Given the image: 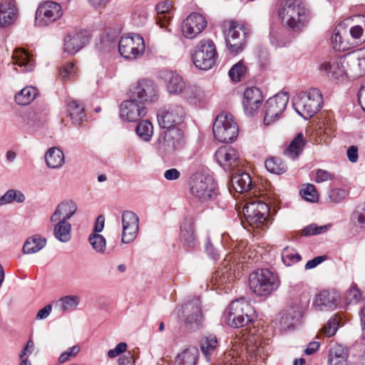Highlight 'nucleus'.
Returning a JSON list of instances; mask_svg holds the SVG:
<instances>
[{"instance_id":"nucleus-4","label":"nucleus","mask_w":365,"mask_h":365,"mask_svg":"<svg viewBox=\"0 0 365 365\" xmlns=\"http://www.w3.org/2000/svg\"><path fill=\"white\" fill-rule=\"evenodd\" d=\"M255 317L253 307L245 298L232 302L226 314L227 324L235 328L247 325L252 322Z\"/></svg>"},{"instance_id":"nucleus-21","label":"nucleus","mask_w":365,"mask_h":365,"mask_svg":"<svg viewBox=\"0 0 365 365\" xmlns=\"http://www.w3.org/2000/svg\"><path fill=\"white\" fill-rule=\"evenodd\" d=\"M215 158L225 170L232 171L240 164L237 150L231 146L220 148L215 153Z\"/></svg>"},{"instance_id":"nucleus-38","label":"nucleus","mask_w":365,"mask_h":365,"mask_svg":"<svg viewBox=\"0 0 365 365\" xmlns=\"http://www.w3.org/2000/svg\"><path fill=\"white\" fill-rule=\"evenodd\" d=\"M14 64L22 68L23 71H31L34 67V59L24 50L17 49L13 54Z\"/></svg>"},{"instance_id":"nucleus-23","label":"nucleus","mask_w":365,"mask_h":365,"mask_svg":"<svg viewBox=\"0 0 365 365\" xmlns=\"http://www.w3.org/2000/svg\"><path fill=\"white\" fill-rule=\"evenodd\" d=\"M160 78L165 82L166 90L170 95H181L186 86L182 76L172 71H162Z\"/></svg>"},{"instance_id":"nucleus-41","label":"nucleus","mask_w":365,"mask_h":365,"mask_svg":"<svg viewBox=\"0 0 365 365\" xmlns=\"http://www.w3.org/2000/svg\"><path fill=\"white\" fill-rule=\"evenodd\" d=\"M38 95L37 89L33 86H26L15 95V101L19 105L26 106L32 102Z\"/></svg>"},{"instance_id":"nucleus-22","label":"nucleus","mask_w":365,"mask_h":365,"mask_svg":"<svg viewBox=\"0 0 365 365\" xmlns=\"http://www.w3.org/2000/svg\"><path fill=\"white\" fill-rule=\"evenodd\" d=\"M263 101L262 93L259 88L252 86L244 92L242 105L247 115H254L261 107Z\"/></svg>"},{"instance_id":"nucleus-45","label":"nucleus","mask_w":365,"mask_h":365,"mask_svg":"<svg viewBox=\"0 0 365 365\" xmlns=\"http://www.w3.org/2000/svg\"><path fill=\"white\" fill-rule=\"evenodd\" d=\"M80 299L76 295H67L58 300L56 304L63 312L71 311L76 309Z\"/></svg>"},{"instance_id":"nucleus-14","label":"nucleus","mask_w":365,"mask_h":365,"mask_svg":"<svg viewBox=\"0 0 365 365\" xmlns=\"http://www.w3.org/2000/svg\"><path fill=\"white\" fill-rule=\"evenodd\" d=\"M319 70L329 78L336 80L345 78L351 75L347 54L323 62L319 66Z\"/></svg>"},{"instance_id":"nucleus-26","label":"nucleus","mask_w":365,"mask_h":365,"mask_svg":"<svg viewBox=\"0 0 365 365\" xmlns=\"http://www.w3.org/2000/svg\"><path fill=\"white\" fill-rule=\"evenodd\" d=\"M17 17V9L14 1H4L0 3V27L11 25Z\"/></svg>"},{"instance_id":"nucleus-34","label":"nucleus","mask_w":365,"mask_h":365,"mask_svg":"<svg viewBox=\"0 0 365 365\" xmlns=\"http://www.w3.org/2000/svg\"><path fill=\"white\" fill-rule=\"evenodd\" d=\"M53 225L54 237L62 242H68L71 238V225L64 220L51 222Z\"/></svg>"},{"instance_id":"nucleus-61","label":"nucleus","mask_w":365,"mask_h":365,"mask_svg":"<svg viewBox=\"0 0 365 365\" xmlns=\"http://www.w3.org/2000/svg\"><path fill=\"white\" fill-rule=\"evenodd\" d=\"M127 346V344L125 342L119 343L118 344L116 345V346L114 349H110L108 351V357L115 358L119 356L120 354L124 353L126 351Z\"/></svg>"},{"instance_id":"nucleus-55","label":"nucleus","mask_w":365,"mask_h":365,"mask_svg":"<svg viewBox=\"0 0 365 365\" xmlns=\"http://www.w3.org/2000/svg\"><path fill=\"white\" fill-rule=\"evenodd\" d=\"M148 19V13L144 9H136L132 16L133 24L136 26H143Z\"/></svg>"},{"instance_id":"nucleus-28","label":"nucleus","mask_w":365,"mask_h":365,"mask_svg":"<svg viewBox=\"0 0 365 365\" xmlns=\"http://www.w3.org/2000/svg\"><path fill=\"white\" fill-rule=\"evenodd\" d=\"M88 42L86 35L77 33L72 35H67L65 38L64 51L68 54H74L83 48Z\"/></svg>"},{"instance_id":"nucleus-24","label":"nucleus","mask_w":365,"mask_h":365,"mask_svg":"<svg viewBox=\"0 0 365 365\" xmlns=\"http://www.w3.org/2000/svg\"><path fill=\"white\" fill-rule=\"evenodd\" d=\"M351 75L359 76L365 74V48L347 53Z\"/></svg>"},{"instance_id":"nucleus-35","label":"nucleus","mask_w":365,"mask_h":365,"mask_svg":"<svg viewBox=\"0 0 365 365\" xmlns=\"http://www.w3.org/2000/svg\"><path fill=\"white\" fill-rule=\"evenodd\" d=\"M45 161L46 165L50 168H60L65 162L63 153L58 148H51L45 154Z\"/></svg>"},{"instance_id":"nucleus-27","label":"nucleus","mask_w":365,"mask_h":365,"mask_svg":"<svg viewBox=\"0 0 365 365\" xmlns=\"http://www.w3.org/2000/svg\"><path fill=\"white\" fill-rule=\"evenodd\" d=\"M180 240L185 247L194 248L197 245L194 224L192 219H184L180 226Z\"/></svg>"},{"instance_id":"nucleus-18","label":"nucleus","mask_w":365,"mask_h":365,"mask_svg":"<svg viewBox=\"0 0 365 365\" xmlns=\"http://www.w3.org/2000/svg\"><path fill=\"white\" fill-rule=\"evenodd\" d=\"M147 109L142 103L130 96L129 100L123 101L120 106V117L128 122H136L144 117Z\"/></svg>"},{"instance_id":"nucleus-6","label":"nucleus","mask_w":365,"mask_h":365,"mask_svg":"<svg viewBox=\"0 0 365 365\" xmlns=\"http://www.w3.org/2000/svg\"><path fill=\"white\" fill-rule=\"evenodd\" d=\"M190 192L201 202L216 198L218 190L213 178L208 175L199 174L192 180Z\"/></svg>"},{"instance_id":"nucleus-20","label":"nucleus","mask_w":365,"mask_h":365,"mask_svg":"<svg viewBox=\"0 0 365 365\" xmlns=\"http://www.w3.org/2000/svg\"><path fill=\"white\" fill-rule=\"evenodd\" d=\"M205 17L197 13H192L182 23L181 29L183 36L192 39L200 34L206 27Z\"/></svg>"},{"instance_id":"nucleus-15","label":"nucleus","mask_w":365,"mask_h":365,"mask_svg":"<svg viewBox=\"0 0 365 365\" xmlns=\"http://www.w3.org/2000/svg\"><path fill=\"white\" fill-rule=\"evenodd\" d=\"M268 213L269 207L262 201H250L243 207L245 220L252 227H258L263 224Z\"/></svg>"},{"instance_id":"nucleus-17","label":"nucleus","mask_w":365,"mask_h":365,"mask_svg":"<svg viewBox=\"0 0 365 365\" xmlns=\"http://www.w3.org/2000/svg\"><path fill=\"white\" fill-rule=\"evenodd\" d=\"M130 96L145 105V103H153L158 100V91L153 81L142 79L131 90Z\"/></svg>"},{"instance_id":"nucleus-8","label":"nucleus","mask_w":365,"mask_h":365,"mask_svg":"<svg viewBox=\"0 0 365 365\" xmlns=\"http://www.w3.org/2000/svg\"><path fill=\"white\" fill-rule=\"evenodd\" d=\"M212 131L216 140L221 143H229L237 138L238 127L231 115L220 114L213 123Z\"/></svg>"},{"instance_id":"nucleus-13","label":"nucleus","mask_w":365,"mask_h":365,"mask_svg":"<svg viewBox=\"0 0 365 365\" xmlns=\"http://www.w3.org/2000/svg\"><path fill=\"white\" fill-rule=\"evenodd\" d=\"M62 14L60 4L51 1H45L36 10L35 25L38 27L46 26L58 19Z\"/></svg>"},{"instance_id":"nucleus-44","label":"nucleus","mask_w":365,"mask_h":365,"mask_svg":"<svg viewBox=\"0 0 365 365\" xmlns=\"http://www.w3.org/2000/svg\"><path fill=\"white\" fill-rule=\"evenodd\" d=\"M247 351L250 358V364H254L255 362H256V364H257V362H264L267 357V353L264 346H262L261 344L250 346L247 348Z\"/></svg>"},{"instance_id":"nucleus-40","label":"nucleus","mask_w":365,"mask_h":365,"mask_svg":"<svg viewBox=\"0 0 365 365\" xmlns=\"http://www.w3.org/2000/svg\"><path fill=\"white\" fill-rule=\"evenodd\" d=\"M182 98L191 103L201 102L205 98L204 91L195 85H186L181 94Z\"/></svg>"},{"instance_id":"nucleus-39","label":"nucleus","mask_w":365,"mask_h":365,"mask_svg":"<svg viewBox=\"0 0 365 365\" xmlns=\"http://www.w3.org/2000/svg\"><path fill=\"white\" fill-rule=\"evenodd\" d=\"M200 349L207 361L211 360L212 356L215 353L218 342L215 336L209 335L203 336L200 341Z\"/></svg>"},{"instance_id":"nucleus-25","label":"nucleus","mask_w":365,"mask_h":365,"mask_svg":"<svg viewBox=\"0 0 365 365\" xmlns=\"http://www.w3.org/2000/svg\"><path fill=\"white\" fill-rule=\"evenodd\" d=\"M77 209V205L73 201H63L57 205L50 217V221L64 220V222H67L76 212Z\"/></svg>"},{"instance_id":"nucleus-53","label":"nucleus","mask_w":365,"mask_h":365,"mask_svg":"<svg viewBox=\"0 0 365 365\" xmlns=\"http://www.w3.org/2000/svg\"><path fill=\"white\" fill-rule=\"evenodd\" d=\"M300 193L302 197L307 201L314 202L318 200L317 191L315 186L312 184H307L305 187L300 191Z\"/></svg>"},{"instance_id":"nucleus-46","label":"nucleus","mask_w":365,"mask_h":365,"mask_svg":"<svg viewBox=\"0 0 365 365\" xmlns=\"http://www.w3.org/2000/svg\"><path fill=\"white\" fill-rule=\"evenodd\" d=\"M25 199V195L21 191L11 189L7 190L4 195L0 197V205L9 204L14 201L21 203L23 202Z\"/></svg>"},{"instance_id":"nucleus-9","label":"nucleus","mask_w":365,"mask_h":365,"mask_svg":"<svg viewBox=\"0 0 365 365\" xmlns=\"http://www.w3.org/2000/svg\"><path fill=\"white\" fill-rule=\"evenodd\" d=\"M183 107L178 103L169 104L158 112V121L163 128H170L182 124L185 118Z\"/></svg>"},{"instance_id":"nucleus-54","label":"nucleus","mask_w":365,"mask_h":365,"mask_svg":"<svg viewBox=\"0 0 365 365\" xmlns=\"http://www.w3.org/2000/svg\"><path fill=\"white\" fill-rule=\"evenodd\" d=\"M347 194V191L344 189L334 188L329 191V199L331 202L340 203L346 198Z\"/></svg>"},{"instance_id":"nucleus-43","label":"nucleus","mask_w":365,"mask_h":365,"mask_svg":"<svg viewBox=\"0 0 365 365\" xmlns=\"http://www.w3.org/2000/svg\"><path fill=\"white\" fill-rule=\"evenodd\" d=\"M267 170L273 174L281 175L284 173L287 167L282 160L277 157H272L265 161Z\"/></svg>"},{"instance_id":"nucleus-32","label":"nucleus","mask_w":365,"mask_h":365,"mask_svg":"<svg viewBox=\"0 0 365 365\" xmlns=\"http://www.w3.org/2000/svg\"><path fill=\"white\" fill-rule=\"evenodd\" d=\"M198 356L199 351L197 347H187L177 355L175 365H196Z\"/></svg>"},{"instance_id":"nucleus-49","label":"nucleus","mask_w":365,"mask_h":365,"mask_svg":"<svg viewBox=\"0 0 365 365\" xmlns=\"http://www.w3.org/2000/svg\"><path fill=\"white\" fill-rule=\"evenodd\" d=\"M88 241L97 252L103 253L105 252L106 240L103 235L97 233L91 234Z\"/></svg>"},{"instance_id":"nucleus-52","label":"nucleus","mask_w":365,"mask_h":365,"mask_svg":"<svg viewBox=\"0 0 365 365\" xmlns=\"http://www.w3.org/2000/svg\"><path fill=\"white\" fill-rule=\"evenodd\" d=\"M329 227L330 225H329L318 226L317 225L313 223L306 226L302 230V234L304 236L320 235L327 232Z\"/></svg>"},{"instance_id":"nucleus-58","label":"nucleus","mask_w":365,"mask_h":365,"mask_svg":"<svg viewBox=\"0 0 365 365\" xmlns=\"http://www.w3.org/2000/svg\"><path fill=\"white\" fill-rule=\"evenodd\" d=\"M351 218L360 227H365V204L363 206L356 207L351 215Z\"/></svg>"},{"instance_id":"nucleus-60","label":"nucleus","mask_w":365,"mask_h":365,"mask_svg":"<svg viewBox=\"0 0 365 365\" xmlns=\"http://www.w3.org/2000/svg\"><path fill=\"white\" fill-rule=\"evenodd\" d=\"M75 75V67L73 63H68L60 70L59 76L63 80L70 78Z\"/></svg>"},{"instance_id":"nucleus-56","label":"nucleus","mask_w":365,"mask_h":365,"mask_svg":"<svg viewBox=\"0 0 365 365\" xmlns=\"http://www.w3.org/2000/svg\"><path fill=\"white\" fill-rule=\"evenodd\" d=\"M361 298V293L360 290L358 289L356 284L355 283H353L351 285V287L346 294V300L347 303L348 304H356L358 302H359Z\"/></svg>"},{"instance_id":"nucleus-48","label":"nucleus","mask_w":365,"mask_h":365,"mask_svg":"<svg viewBox=\"0 0 365 365\" xmlns=\"http://www.w3.org/2000/svg\"><path fill=\"white\" fill-rule=\"evenodd\" d=\"M301 259V255L293 249L285 247L282 252V260L286 266H291Z\"/></svg>"},{"instance_id":"nucleus-1","label":"nucleus","mask_w":365,"mask_h":365,"mask_svg":"<svg viewBox=\"0 0 365 365\" xmlns=\"http://www.w3.org/2000/svg\"><path fill=\"white\" fill-rule=\"evenodd\" d=\"M282 24L294 32L302 31L311 19V11L302 0H285L278 9Z\"/></svg>"},{"instance_id":"nucleus-50","label":"nucleus","mask_w":365,"mask_h":365,"mask_svg":"<svg viewBox=\"0 0 365 365\" xmlns=\"http://www.w3.org/2000/svg\"><path fill=\"white\" fill-rule=\"evenodd\" d=\"M246 73V67L240 61L235 64L229 71L230 78L235 82H239Z\"/></svg>"},{"instance_id":"nucleus-33","label":"nucleus","mask_w":365,"mask_h":365,"mask_svg":"<svg viewBox=\"0 0 365 365\" xmlns=\"http://www.w3.org/2000/svg\"><path fill=\"white\" fill-rule=\"evenodd\" d=\"M306 145L303 134L299 133L292 140L289 145L284 150V155L292 160L297 159L302 153Z\"/></svg>"},{"instance_id":"nucleus-10","label":"nucleus","mask_w":365,"mask_h":365,"mask_svg":"<svg viewBox=\"0 0 365 365\" xmlns=\"http://www.w3.org/2000/svg\"><path fill=\"white\" fill-rule=\"evenodd\" d=\"M288 101V94L283 92L269 98L264 106V124L269 125L280 118Z\"/></svg>"},{"instance_id":"nucleus-7","label":"nucleus","mask_w":365,"mask_h":365,"mask_svg":"<svg viewBox=\"0 0 365 365\" xmlns=\"http://www.w3.org/2000/svg\"><path fill=\"white\" fill-rule=\"evenodd\" d=\"M217 57L216 47L213 41L202 40L195 48L192 61L197 68L207 71L215 64Z\"/></svg>"},{"instance_id":"nucleus-16","label":"nucleus","mask_w":365,"mask_h":365,"mask_svg":"<svg viewBox=\"0 0 365 365\" xmlns=\"http://www.w3.org/2000/svg\"><path fill=\"white\" fill-rule=\"evenodd\" d=\"M158 140L159 149L170 153L182 148L185 145L183 131L178 127L167 128Z\"/></svg>"},{"instance_id":"nucleus-31","label":"nucleus","mask_w":365,"mask_h":365,"mask_svg":"<svg viewBox=\"0 0 365 365\" xmlns=\"http://www.w3.org/2000/svg\"><path fill=\"white\" fill-rule=\"evenodd\" d=\"M231 183L235 190L241 193L248 191L252 187L250 176L240 170L232 174Z\"/></svg>"},{"instance_id":"nucleus-64","label":"nucleus","mask_w":365,"mask_h":365,"mask_svg":"<svg viewBox=\"0 0 365 365\" xmlns=\"http://www.w3.org/2000/svg\"><path fill=\"white\" fill-rule=\"evenodd\" d=\"M119 365H134L135 361L133 354L127 353L118 359Z\"/></svg>"},{"instance_id":"nucleus-47","label":"nucleus","mask_w":365,"mask_h":365,"mask_svg":"<svg viewBox=\"0 0 365 365\" xmlns=\"http://www.w3.org/2000/svg\"><path fill=\"white\" fill-rule=\"evenodd\" d=\"M138 136L145 141H148L153 135V125L148 120L140 122L135 128Z\"/></svg>"},{"instance_id":"nucleus-3","label":"nucleus","mask_w":365,"mask_h":365,"mask_svg":"<svg viewBox=\"0 0 365 365\" xmlns=\"http://www.w3.org/2000/svg\"><path fill=\"white\" fill-rule=\"evenodd\" d=\"M322 94L317 88L301 92L292 100L294 110L304 119L314 116L321 108Z\"/></svg>"},{"instance_id":"nucleus-12","label":"nucleus","mask_w":365,"mask_h":365,"mask_svg":"<svg viewBox=\"0 0 365 365\" xmlns=\"http://www.w3.org/2000/svg\"><path fill=\"white\" fill-rule=\"evenodd\" d=\"M120 54L127 59H135L145 51V43L139 35L122 36L118 43Z\"/></svg>"},{"instance_id":"nucleus-5","label":"nucleus","mask_w":365,"mask_h":365,"mask_svg":"<svg viewBox=\"0 0 365 365\" xmlns=\"http://www.w3.org/2000/svg\"><path fill=\"white\" fill-rule=\"evenodd\" d=\"M225 41L230 51L237 54L244 49L250 29L237 21L230 20L225 23Z\"/></svg>"},{"instance_id":"nucleus-30","label":"nucleus","mask_w":365,"mask_h":365,"mask_svg":"<svg viewBox=\"0 0 365 365\" xmlns=\"http://www.w3.org/2000/svg\"><path fill=\"white\" fill-rule=\"evenodd\" d=\"M235 279V273L232 270V267L225 268L222 270L216 271L211 278V282L214 285L217 286V288L221 289H230V284H231Z\"/></svg>"},{"instance_id":"nucleus-62","label":"nucleus","mask_w":365,"mask_h":365,"mask_svg":"<svg viewBox=\"0 0 365 365\" xmlns=\"http://www.w3.org/2000/svg\"><path fill=\"white\" fill-rule=\"evenodd\" d=\"M327 259V256H317L312 259L309 260L305 264V269H311L320 264Z\"/></svg>"},{"instance_id":"nucleus-57","label":"nucleus","mask_w":365,"mask_h":365,"mask_svg":"<svg viewBox=\"0 0 365 365\" xmlns=\"http://www.w3.org/2000/svg\"><path fill=\"white\" fill-rule=\"evenodd\" d=\"M80 351V346L78 345L70 347L66 351L61 354L58 357V362L61 364L65 363L70 360L71 358L75 357Z\"/></svg>"},{"instance_id":"nucleus-36","label":"nucleus","mask_w":365,"mask_h":365,"mask_svg":"<svg viewBox=\"0 0 365 365\" xmlns=\"http://www.w3.org/2000/svg\"><path fill=\"white\" fill-rule=\"evenodd\" d=\"M347 350L341 345H334L329 351V365H346Z\"/></svg>"},{"instance_id":"nucleus-63","label":"nucleus","mask_w":365,"mask_h":365,"mask_svg":"<svg viewBox=\"0 0 365 365\" xmlns=\"http://www.w3.org/2000/svg\"><path fill=\"white\" fill-rule=\"evenodd\" d=\"M205 250L208 255L215 261L217 260L219 258V255L217 251L212 246L210 237H207V242L205 244Z\"/></svg>"},{"instance_id":"nucleus-37","label":"nucleus","mask_w":365,"mask_h":365,"mask_svg":"<svg viewBox=\"0 0 365 365\" xmlns=\"http://www.w3.org/2000/svg\"><path fill=\"white\" fill-rule=\"evenodd\" d=\"M46 244V240L36 235L29 237L24 244L22 252L25 255L34 254L43 249Z\"/></svg>"},{"instance_id":"nucleus-42","label":"nucleus","mask_w":365,"mask_h":365,"mask_svg":"<svg viewBox=\"0 0 365 365\" xmlns=\"http://www.w3.org/2000/svg\"><path fill=\"white\" fill-rule=\"evenodd\" d=\"M67 106L71 118L76 123L81 122L85 117L83 105L76 100H70L67 103Z\"/></svg>"},{"instance_id":"nucleus-2","label":"nucleus","mask_w":365,"mask_h":365,"mask_svg":"<svg viewBox=\"0 0 365 365\" xmlns=\"http://www.w3.org/2000/svg\"><path fill=\"white\" fill-rule=\"evenodd\" d=\"M249 286L255 295L267 297L277 290L280 279L269 269H257L250 274Z\"/></svg>"},{"instance_id":"nucleus-59","label":"nucleus","mask_w":365,"mask_h":365,"mask_svg":"<svg viewBox=\"0 0 365 365\" xmlns=\"http://www.w3.org/2000/svg\"><path fill=\"white\" fill-rule=\"evenodd\" d=\"M334 178V173L323 169H318L316 170L315 182L321 183L333 180Z\"/></svg>"},{"instance_id":"nucleus-29","label":"nucleus","mask_w":365,"mask_h":365,"mask_svg":"<svg viewBox=\"0 0 365 365\" xmlns=\"http://www.w3.org/2000/svg\"><path fill=\"white\" fill-rule=\"evenodd\" d=\"M337 297L335 294L323 291L316 295L314 306L319 311L334 309L336 307Z\"/></svg>"},{"instance_id":"nucleus-11","label":"nucleus","mask_w":365,"mask_h":365,"mask_svg":"<svg viewBox=\"0 0 365 365\" xmlns=\"http://www.w3.org/2000/svg\"><path fill=\"white\" fill-rule=\"evenodd\" d=\"M185 327L190 331H196L203 325L204 317L201 302L198 299L187 302L182 307Z\"/></svg>"},{"instance_id":"nucleus-51","label":"nucleus","mask_w":365,"mask_h":365,"mask_svg":"<svg viewBox=\"0 0 365 365\" xmlns=\"http://www.w3.org/2000/svg\"><path fill=\"white\" fill-rule=\"evenodd\" d=\"M338 327V319L336 317H331L322 328V333L327 337H331L336 334Z\"/></svg>"},{"instance_id":"nucleus-19","label":"nucleus","mask_w":365,"mask_h":365,"mask_svg":"<svg viewBox=\"0 0 365 365\" xmlns=\"http://www.w3.org/2000/svg\"><path fill=\"white\" fill-rule=\"evenodd\" d=\"M121 242L129 244L137 237L139 230V218L133 211L125 210L122 213Z\"/></svg>"}]
</instances>
